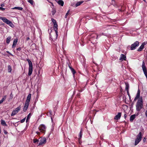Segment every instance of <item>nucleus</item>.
<instances>
[{
    "label": "nucleus",
    "instance_id": "obj_1",
    "mask_svg": "<svg viewBox=\"0 0 147 147\" xmlns=\"http://www.w3.org/2000/svg\"><path fill=\"white\" fill-rule=\"evenodd\" d=\"M143 107V100L142 96L140 97L137 101L136 105V110L138 111H140Z\"/></svg>",
    "mask_w": 147,
    "mask_h": 147
},
{
    "label": "nucleus",
    "instance_id": "obj_2",
    "mask_svg": "<svg viewBox=\"0 0 147 147\" xmlns=\"http://www.w3.org/2000/svg\"><path fill=\"white\" fill-rule=\"evenodd\" d=\"M57 24H54V29L55 32V35L54 36H50V38L51 39L53 40H56L58 36V31H57Z\"/></svg>",
    "mask_w": 147,
    "mask_h": 147
},
{
    "label": "nucleus",
    "instance_id": "obj_3",
    "mask_svg": "<svg viewBox=\"0 0 147 147\" xmlns=\"http://www.w3.org/2000/svg\"><path fill=\"white\" fill-rule=\"evenodd\" d=\"M0 19L3 20L4 22L9 25L11 27H13L14 26V25L12 22L5 17L0 16Z\"/></svg>",
    "mask_w": 147,
    "mask_h": 147
},
{
    "label": "nucleus",
    "instance_id": "obj_4",
    "mask_svg": "<svg viewBox=\"0 0 147 147\" xmlns=\"http://www.w3.org/2000/svg\"><path fill=\"white\" fill-rule=\"evenodd\" d=\"M27 61L29 65L28 75L30 76L31 75L33 71L32 64L31 61L29 59H27Z\"/></svg>",
    "mask_w": 147,
    "mask_h": 147
},
{
    "label": "nucleus",
    "instance_id": "obj_5",
    "mask_svg": "<svg viewBox=\"0 0 147 147\" xmlns=\"http://www.w3.org/2000/svg\"><path fill=\"white\" fill-rule=\"evenodd\" d=\"M142 138V133L140 132L139 133L137 136V138L135 140V145H136L140 141Z\"/></svg>",
    "mask_w": 147,
    "mask_h": 147
},
{
    "label": "nucleus",
    "instance_id": "obj_6",
    "mask_svg": "<svg viewBox=\"0 0 147 147\" xmlns=\"http://www.w3.org/2000/svg\"><path fill=\"white\" fill-rule=\"evenodd\" d=\"M21 108V106H19L18 107L16 108L14 110H13L12 111L11 114V116H13L15 115L20 110Z\"/></svg>",
    "mask_w": 147,
    "mask_h": 147
},
{
    "label": "nucleus",
    "instance_id": "obj_7",
    "mask_svg": "<svg viewBox=\"0 0 147 147\" xmlns=\"http://www.w3.org/2000/svg\"><path fill=\"white\" fill-rule=\"evenodd\" d=\"M38 128L40 132L45 133L46 131V127L44 124H41L39 126Z\"/></svg>",
    "mask_w": 147,
    "mask_h": 147
},
{
    "label": "nucleus",
    "instance_id": "obj_8",
    "mask_svg": "<svg viewBox=\"0 0 147 147\" xmlns=\"http://www.w3.org/2000/svg\"><path fill=\"white\" fill-rule=\"evenodd\" d=\"M46 139L45 137L41 138L39 140L38 146L42 145L45 144L47 142Z\"/></svg>",
    "mask_w": 147,
    "mask_h": 147
},
{
    "label": "nucleus",
    "instance_id": "obj_9",
    "mask_svg": "<svg viewBox=\"0 0 147 147\" xmlns=\"http://www.w3.org/2000/svg\"><path fill=\"white\" fill-rule=\"evenodd\" d=\"M142 67L144 74L146 77V79H147V71L146 69V68L145 66V63L144 61H143Z\"/></svg>",
    "mask_w": 147,
    "mask_h": 147
},
{
    "label": "nucleus",
    "instance_id": "obj_10",
    "mask_svg": "<svg viewBox=\"0 0 147 147\" xmlns=\"http://www.w3.org/2000/svg\"><path fill=\"white\" fill-rule=\"evenodd\" d=\"M139 42L138 41H136L133 44H132L131 46V49L133 50L135 49L137 47L139 46Z\"/></svg>",
    "mask_w": 147,
    "mask_h": 147
},
{
    "label": "nucleus",
    "instance_id": "obj_11",
    "mask_svg": "<svg viewBox=\"0 0 147 147\" xmlns=\"http://www.w3.org/2000/svg\"><path fill=\"white\" fill-rule=\"evenodd\" d=\"M140 91L139 89H138L137 93L136 94V97H135L134 100V101H136L137 100H138L139 98L140 97Z\"/></svg>",
    "mask_w": 147,
    "mask_h": 147
},
{
    "label": "nucleus",
    "instance_id": "obj_12",
    "mask_svg": "<svg viewBox=\"0 0 147 147\" xmlns=\"http://www.w3.org/2000/svg\"><path fill=\"white\" fill-rule=\"evenodd\" d=\"M31 96V94H28L26 100L25 102L29 104V102L30 100Z\"/></svg>",
    "mask_w": 147,
    "mask_h": 147
},
{
    "label": "nucleus",
    "instance_id": "obj_13",
    "mask_svg": "<svg viewBox=\"0 0 147 147\" xmlns=\"http://www.w3.org/2000/svg\"><path fill=\"white\" fill-rule=\"evenodd\" d=\"M29 104V103L25 102L23 110L24 112H26V111L27 109L28 108Z\"/></svg>",
    "mask_w": 147,
    "mask_h": 147
},
{
    "label": "nucleus",
    "instance_id": "obj_14",
    "mask_svg": "<svg viewBox=\"0 0 147 147\" xmlns=\"http://www.w3.org/2000/svg\"><path fill=\"white\" fill-rule=\"evenodd\" d=\"M126 56L123 54L121 55L120 57L119 60L121 61L126 60Z\"/></svg>",
    "mask_w": 147,
    "mask_h": 147
},
{
    "label": "nucleus",
    "instance_id": "obj_15",
    "mask_svg": "<svg viewBox=\"0 0 147 147\" xmlns=\"http://www.w3.org/2000/svg\"><path fill=\"white\" fill-rule=\"evenodd\" d=\"M121 113L120 112L118 113L117 115L114 117V119L115 120H118L120 119Z\"/></svg>",
    "mask_w": 147,
    "mask_h": 147
},
{
    "label": "nucleus",
    "instance_id": "obj_16",
    "mask_svg": "<svg viewBox=\"0 0 147 147\" xmlns=\"http://www.w3.org/2000/svg\"><path fill=\"white\" fill-rule=\"evenodd\" d=\"M84 2V1H80L76 3L75 5V7H77L78 6L80 5L82 3Z\"/></svg>",
    "mask_w": 147,
    "mask_h": 147
},
{
    "label": "nucleus",
    "instance_id": "obj_17",
    "mask_svg": "<svg viewBox=\"0 0 147 147\" xmlns=\"http://www.w3.org/2000/svg\"><path fill=\"white\" fill-rule=\"evenodd\" d=\"M18 42V39H16L13 40V43L12 45V48H13L16 45Z\"/></svg>",
    "mask_w": 147,
    "mask_h": 147
},
{
    "label": "nucleus",
    "instance_id": "obj_18",
    "mask_svg": "<svg viewBox=\"0 0 147 147\" xmlns=\"http://www.w3.org/2000/svg\"><path fill=\"white\" fill-rule=\"evenodd\" d=\"M69 68H70V69L72 73H73L74 76V74L76 73L75 71L73 68H72L69 65Z\"/></svg>",
    "mask_w": 147,
    "mask_h": 147
},
{
    "label": "nucleus",
    "instance_id": "obj_19",
    "mask_svg": "<svg viewBox=\"0 0 147 147\" xmlns=\"http://www.w3.org/2000/svg\"><path fill=\"white\" fill-rule=\"evenodd\" d=\"M136 117V115L134 114L131 116L130 118V121L131 122H132L134 120V119Z\"/></svg>",
    "mask_w": 147,
    "mask_h": 147
},
{
    "label": "nucleus",
    "instance_id": "obj_20",
    "mask_svg": "<svg viewBox=\"0 0 147 147\" xmlns=\"http://www.w3.org/2000/svg\"><path fill=\"white\" fill-rule=\"evenodd\" d=\"M144 45L142 43V45L138 49V51H141L144 48Z\"/></svg>",
    "mask_w": 147,
    "mask_h": 147
},
{
    "label": "nucleus",
    "instance_id": "obj_21",
    "mask_svg": "<svg viewBox=\"0 0 147 147\" xmlns=\"http://www.w3.org/2000/svg\"><path fill=\"white\" fill-rule=\"evenodd\" d=\"M61 6H63L64 5V2L62 0H59L57 2Z\"/></svg>",
    "mask_w": 147,
    "mask_h": 147
},
{
    "label": "nucleus",
    "instance_id": "obj_22",
    "mask_svg": "<svg viewBox=\"0 0 147 147\" xmlns=\"http://www.w3.org/2000/svg\"><path fill=\"white\" fill-rule=\"evenodd\" d=\"M11 37L10 36H8L6 38V42L7 44H9L11 39Z\"/></svg>",
    "mask_w": 147,
    "mask_h": 147
},
{
    "label": "nucleus",
    "instance_id": "obj_23",
    "mask_svg": "<svg viewBox=\"0 0 147 147\" xmlns=\"http://www.w3.org/2000/svg\"><path fill=\"white\" fill-rule=\"evenodd\" d=\"M12 9H18L20 10H22L23 9L22 7H15Z\"/></svg>",
    "mask_w": 147,
    "mask_h": 147
},
{
    "label": "nucleus",
    "instance_id": "obj_24",
    "mask_svg": "<svg viewBox=\"0 0 147 147\" xmlns=\"http://www.w3.org/2000/svg\"><path fill=\"white\" fill-rule=\"evenodd\" d=\"M1 123L2 125L4 126H7V125L6 124L4 120L1 119Z\"/></svg>",
    "mask_w": 147,
    "mask_h": 147
},
{
    "label": "nucleus",
    "instance_id": "obj_25",
    "mask_svg": "<svg viewBox=\"0 0 147 147\" xmlns=\"http://www.w3.org/2000/svg\"><path fill=\"white\" fill-rule=\"evenodd\" d=\"M125 90L127 91L129 90V84L128 83H125Z\"/></svg>",
    "mask_w": 147,
    "mask_h": 147
},
{
    "label": "nucleus",
    "instance_id": "obj_26",
    "mask_svg": "<svg viewBox=\"0 0 147 147\" xmlns=\"http://www.w3.org/2000/svg\"><path fill=\"white\" fill-rule=\"evenodd\" d=\"M31 116V115L30 113H29L27 116V119H26V122H27L28 120L29 119Z\"/></svg>",
    "mask_w": 147,
    "mask_h": 147
},
{
    "label": "nucleus",
    "instance_id": "obj_27",
    "mask_svg": "<svg viewBox=\"0 0 147 147\" xmlns=\"http://www.w3.org/2000/svg\"><path fill=\"white\" fill-rule=\"evenodd\" d=\"M12 69L10 65H9L8 66V72L11 73V72Z\"/></svg>",
    "mask_w": 147,
    "mask_h": 147
},
{
    "label": "nucleus",
    "instance_id": "obj_28",
    "mask_svg": "<svg viewBox=\"0 0 147 147\" xmlns=\"http://www.w3.org/2000/svg\"><path fill=\"white\" fill-rule=\"evenodd\" d=\"M82 129H81L80 131V134H79V139H81V138L82 137Z\"/></svg>",
    "mask_w": 147,
    "mask_h": 147
},
{
    "label": "nucleus",
    "instance_id": "obj_29",
    "mask_svg": "<svg viewBox=\"0 0 147 147\" xmlns=\"http://www.w3.org/2000/svg\"><path fill=\"white\" fill-rule=\"evenodd\" d=\"M6 96H4L3 97V98H2V99L0 100V101L1 102V103H2L6 99Z\"/></svg>",
    "mask_w": 147,
    "mask_h": 147
},
{
    "label": "nucleus",
    "instance_id": "obj_30",
    "mask_svg": "<svg viewBox=\"0 0 147 147\" xmlns=\"http://www.w3.org/2000/svg\"><path fill=\"white\" fill-rule=\"evenodd\" d=\"M39 141V140L37 139H34L33 140L34 143L35 144H37Z\"/></svg>",
    "mask_w": 147,
    "mask_h": 147
},
{
    "label": "nucleus",
    "instance_id": "obj_31",
    "mask_svg": "<svg viewBox=\"0 0 147 147\" xmlns=\"http://www.w3.org/2000/svg\"><path fill=\"white\" fill-rule=\"evenodd\" d=\"M56 12V10L55 9H53L52 10V13L53 15H54Z\"/></svg>",
    "mask_w": 147,
    "mask_h": 147
},
{
    "label": "nucleus",
    "instance_id": "obj_32",
    "mask_svg": "<svg viewBox=\"0 0 147 147\" xmlns=\"http://www.w3.org/2000/svg\"><path fill=\"white\" fill-rule=\"evenodd\" d=\"M51 20L52 22L53 23V24H56L57 22L53 18H52L51 19Z\"/></svg>",
    "mask_w": 147,
    "mask_h": 147
},
{
    "label": "nucleus",
    "instance_id": "obj_33",
    "mask_svg": "<svg viewBox=\"0 0 147 147\" xmlns=\"http://www.w3.org/2000/svg\"><path fill=\"white\" fill-rule=\"evenodd\" d=\"M28 2L30 3L32 5H33V0H28Z\"/></svg>",
    "mask_w": 147,
    "mask_h": 147
},
{
    "label": "nucleus",
    "instance_id": "obj_34",
    "mask_svg": "<svg viewBox=\"0 0 147 147\" xmlns=\"http://www.w3.org/2000/svg\"><path fill=\"white\" fill-rule=\"evenodd\" d=\"M69 11H70V10H68V11H67V13H66V14L65 16V18H67V16L69 14Z\"/></svg>",
    "mask_w": 147,
    "mask_h": 147
},
{
    "label": "nucleus",
    "instance_id": "obj_35",
    "mask_svg": "<svg viewBox=\"0 0 147 147\" xmlns=\"http://www.w3.org/2000/svg\"><path fill=\"white\" fill-rule=\"evenodd\" d=\"M25 119H26V118H24L23 119L21 120H20L21 122V123H23V122H24V121H25Z\"/></svg>",
    "mask_w": 147,
    "mask_h": 147
},
{
    "label": "nucleus",
    "instance_id": "obj_36",
    "mask_svg": "<svg viewBox=\"0 0 147 147\" xmlns=\"http://www.w3.org/2000/svg\"><path fill=\"white\" fill-rule=\"evenodd\" d=\"M0 9L2 11H4L5 9V8H3L2 7H0Z\"/></svg>",
    "mask_w": 147,
    "mask_h": 147
},
{
    "label": "nucleus",
    "instance_id": "obj_37",
    "mask_svg": "<svg viewBox=\"0 0 147 147\" xmlns=\"http://www.w3.org/2000/svg\"><path fill=\"white\" fill-rule=\"evenodd\" d=\"M47 0V1H48L49 3H51L52 5L53 6H54L53 3L50 1H49V0Z\"/></svg>",
    "mask_w": 147,
    "mask_h": 147
},
{
    "label": "nucleus",
    "instance_id": "obj_38",
    "mask_svg": "<svg viewBox=\"0 0 147 147\" xmlns=\"http://www.w3.org/2000/svg\"><path fill=\"white\" fill-rule=\"evenodd\" d=\"M3 132L5 134H7L8 133L7 131L5 130H3Z\"/></svg>",
    "mask_w": 147,
    "mask_h": 147
},
{
    "label": "nucleus",
    "instance_id": "obj_39",
    "mask_svg": "<svg viewBox=\"0 0 147 147\" xmlns=\"http://www.w3.org/2000/svg\"><path fill=\"white\" fill-rule=\"evenodd\" d=\"M16 50L17 51H20L21 50V47H19L17 48Z\"/></svg>",
    "mask_w": 147,
    "mask_h": 147
},
{
    "label": "nucleus",
    "instance_id": "obj_40",
    "mask_svg": "<svg viewBox=\"0 0 147 147\" xmlns=\"http://www.w3.org/2000/svg\"><path fill=\"white\" fill-rule=\"evenodd\" d=\"M0 5L1 6V7H4V4L3 3H2Z\"/></svg>",
    "mask_w": 147,
    "mask_h": 147
},
{
    "label": "nucleus",
    "instance_id": "obj_41",
    "mask_svg": "<svg viewBox=\"0 0 147 147\" xmlns=\"http://www.w3.org/2000/svg\"><path fill=\"white\" fill-rule=\"evenodd\" d=\"M127 95H128V96H130V94H129V90H127Z\"/></svg>",
    "mask_w": 147,
    "mask_h": 147
},
{
    "label": "nucleus",
    "instance_id": "obj_42",
    "mask_svg": "<svg viewBox=\"0 0 147 147\" xmlns=\"http://www.w3.org/2000/svg\"><path fill=\"white\" fill-rule=\"evenodd\" d=\"M7 53L9 54H10V55H11L13 56V55H12L11 53H10L9 51H6Z\"/></svg>",
    "mask_w": 147,
    "mask_h": 147
},
{
    "label": "nucleus",
    "instance_id": "obj_43",
    "mask_svg": "<svg viewBox=\"0 0 147 147\" xmlns=\"http://www.w3.org/2000/svg\"><path fill=\"white\" fill-rule=\"evenodd\" d=\"M127 116V115L126 114H125L124 115V117L125 119Z\"/></svg>",
    "mask_w": 147,
    "mask_h": 147
},
{
    "label": "nucleus",
    "instance_id": "obj_44",
    "mask_svg": "<svg viewBox=\"0 0 147 147\" xmlns=\"http://www.w3.org/2000/svg\"><path fill=\"white\" fill-rule=\"evenodd\" d=\"M36 133L38 134V135H40V133L39 132H38V131H36Z\"/></svg>",
    "mask_w": 147,
    "mask_h": 147
},
{
    "label": "nucleus",
    "instance_id": "obj_45",
    "mask_svg": "<svg viewBox=\"0 0 147 147\" xmlns=\"http://www.w3.org/2000/svg\"><path fill=\"white\" fill-rule=\"evenodd\" d=\"M145 115L147 117V110L145 112Z\"/></svg>",
    "mask_w": 147,
    "mask_h": 147
},
{
    "label": "nucleus",
    "instance_id": "obj_46",
    "mask_svg": "<svg viewBox=\"0 0 147 147\" xmlns=\"http://www.w3.org/2000/svg\"><path fill=\"white\" fill-rule=\"evenodd\" d=\"M49 113H50V114L51 115V113H52V111H49Z\"/></svg>",
    "mask_w": 147,
    "mask_h": 147
},
{
    "label": "nucleus",
    "instance_id": "obj_47",
    "mask_svg": "<svg viewBox=\"0 0 147 147\" xmlns=\"http://www.w3.org/2000/svg\"><path fill=\"white\" fill-rule=\"evenodd\" d=\"M29 39H30V38L29 37H28L27 38V40H28Z\"/></svg>",
    "mask_w": 147,
    "mask_h": 147
},
{
    "label": "nucleus",
    "instance_id": "obj_48",
    "mask_svg": "<svg viewBox=\"0 0 147 147\" xmlns=\"http://www.w3.org/2000/svg\"><path fill=\"white\" fill-rule=\"evenodd\" d=\"M51 119L52 121V120H53V119H52V117H51Z\"/></svg>",
    "mask_w": 147,
    "mask_h": 147
},
{
    "label": "nucleus",
    "instance_id": "obj_49",
    "mask_svg": "<svg viewBox=\"0 0 147 147\" xmlns=\"http://www.w3.org/2000/svg\"><path fill=\"white\" fill-rule=\"evenodd\" d=\"M145 2H146V0H143Z\"/></svg>",
    "mask_w": 147,
    "mask_h": 147
},
{
    "label": "nucleus",
    "instance_id": "obj_50",
    "mask_svg": "<svg viewBox=\"0 0 147 147\" xmlns=\"http://www.w3.org/2000/svg\"><path fill=\"white\" fill-rule=\"evenodd\" d=\"M98 36H99V35H97V37H98Z\"/></svg>",
    "mask_w": 147,
    "mask_h": 147
},
{
    "label": "nucleus",
    "instance_id": "obj_51",
    "mask_svg": "<svg viewBox=\"0 0 147 147\" xmlns=\"http://www.w3.org/2000/svg\"><path fill=\"white\" fill-rule=\"evenodd\" d=\"M129 98H130V97H130V96H129Z\"/></svg>",
    "mask_w": 147,
    "mask_h": 147
}]
</instances>
